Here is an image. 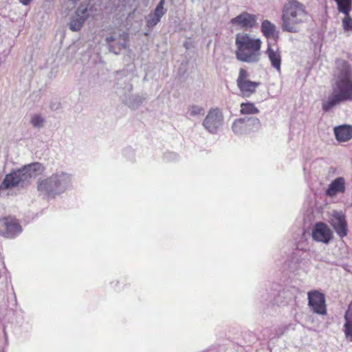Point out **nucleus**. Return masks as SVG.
I'll use <instances>...</instances> for the list:
<instances>
[{
  "mask_svg": "<svg viewBox=\"0 0 352 352\" xmlns=\"http://www.w3.org/2000/svg\"><path fill=\"white\" fill-rule=\"evenodd\" d=\"M340 12L347 15L352 10V0H334Z\"/></svg>",
  "mask_w": 352,
  "mask_h": 352,
  "instance_id": "22",
  "label": "nucleus"
},
{
  "mask_svg": "<svg viewBox=\"0 0 352 352\" xmlns=\"http://www.w3.org/2000/svg\"><path fill=\"white\" fill-rule=\"evenodd\" d=\"M258 113V109L252 102H242L240 105V113L242 115H255Z\"/></svg>",
  "mask_w": 352,
  "mask_h": 352,
  "instance_id": "21",
  "label": "nucleus"
},
{
  "mask_svg": "<svg viewBox=\"0 0 352 352\" xmlns=\"http://www.w3.org/2000/svg\"><path fill=\"white\" fill-rule=\"evenodd\" d=\"M22 228L18 219L13 216H6L0 218V235L12 239L20 234Z\"/></svg>",
  "mask_w": 352,
  "mask_h": 352,
  "instance_id": "6",
  "label": "nucleus"
},
{
  "mask_svg": "<svg viewBox=\"0 0 352 352\" xmlns=\"http://www.w3.org/2000/svg\"><path fill=\"white\" fill-rule=\"evenodd\" d=\"M333 131L338 142H347L352 138V126L340 125L336 126Z\"/></svg>",
  "mask_w": 352,
  "mask_h": 352,
  "instance_id": "16",
  "label": "nucleus"
},
{
  "mask_svg": "<svg viewBox=\"0 0 352 352\" xmlns=\"http://www.w3.org/2000/svg\"><path fill=\"white\" fill-rule=\"evenodd\" d=\"M254 126L258 129L261 126V122L258 118H241L234 120L232 129L234 133L241 134L250 129V126Z\"/></svg>",
  "mask_w": 352,
  "mask_h": 352,
  "instance_id": "10",
  "label": "nucleus"
},
{
  "mask_svg": "<svg viewBox=\"0 0 352 352\" xmlns=\"http://www.w3.org/2000/svg\"><path fill=\"white\" fill-rule=\"evenodd\" d=\"M116 38L113 36H109L107 38L106 41L107 43H110V42H112L113 41H115Z\"/></svg>",
  "mask_w": 352,
  "mask_h": 352,
  "instance_id": "29",
  "label": "nucleus"
},
{
  "mask_svg": "<svg viewBox=\"0 0 352 352\" xmlns=\"http://www.w3.org/2000/svg\"><path fill=\"white\" fill-rule=\"evenodd\" d=\"M342 27L345 31H352V18L350 16V13L344 15L342 19Z\"/></svg>",
  "mask_w": 352,
  "mask_h": 352,
  "instance_id": "24",
  "label": "nucleus"
},
{
  "mask_svg": "<svg viewBox=\"0 0 352 352\" xmlns=\"http://www.w3.org/2000/svg\"><path fill=\"white\" fill-rule=\"evenodd\" d=\"M308 12L305 6L297 0H287L282 10V24L283 31L297 33L307 21Z\"/></svg>",
  "mask_w": 352,
  "mask_h": 352,
  "instance_id": "2",
  "label": "nucleus"
},
{
  "mask_svg": "<svg viewBox=\"0 0 352 352\" xmlns=\"http://www.w3.org/2000/svg\"><path fill=\"white\" fill-rule=\"evenodd\" d=\"M308 304L314 313L319 315L327 314L325 297L322 293L317 290L309 292Z\"/></svg>",
  "mask_w": 352,
  "mask_h": 352,
  "instance_id": "8",
  "label": "nucleus"
},
{
  "mask_svg": "<svg viewBox=\"0 0 352 352\" xmlns=\"http://www.w3.org/2000/svg\"><path fill=\"white\" fill-rule=\"evenodd\" d=\"M32 124L36 127L41 126L43 123V119L37 115L34 116L31 120Z\"/></svg>",
  "mask_w": 352,
  "mask_h": 352,
  "instance_id": "27",
  "label": "nucleus"
},
{
  "mask_svg": "<svg viewBox=\"0 0 352 352\" xmlns=\"http://www.w3.org/2000/svg\"><path fill=\"white\" fill-rule=\"evenodd\" d=\"M164 4L165 0H160V3L155 8L154 12L153 13V14L156 16L157 18L159 19V20H160V19L164 16V14L166 12V10L164 8Z\"/></svg>",
  "mask_w": 352,
  "mask_h": 352,
  "instance_id": "23",
  "label": "nucleus"
},
{
  "mask_svg": "<svg viewBox=\"0 0 352 352\" xmlns=\"http://www.w3.org/2000/svg\"><path fill=\"white\" fill-rule=\"evenodd\" d=\"M204 109L201 107L192 105L189 108L188 112L190 116H195L204 114Z\"/></svg>",
  "mask_w": 352,
  "mask_h": 352,
  "instance_id": "25",
  "label": "nucleus"
},
{
  "mask_svg": "<svg viewBox=\"0 0 352 352\" xmlns=\"http://www.w3.org/2000/svg\"><path fill=\"white\" fill-rule=\"evenodd\" d=\"M261 32L267 38H273L276 41L278 38V32L276 26L268 20H264L261 23Z\"/></svg>",
  "mask_w": 352,
  "mask_h": 352,
  "instance_id": "19",
  "label": "nucleus"
},
{
  "mask_svg": "<svg viewBox=\"0 0 352 352\" xmlns=\"http://www.w3.org/2000/svg\"><path fill=\"white\" fill-rule=\"evenodd\" d=\"M122 36H123L124 41H126L128 39L129 35L127 33H124Z\"/></svg>",
  "mask_w": 352,
  "mask_h": 352,
  "instance_id": "30",
  "label": "nucleus"
},
{
  "mask_svg": "<svg viewBox=\"0 0 352 352\" xmlns=\"http://www.w3.org/2000/svg\"><path fill=\"white\" fill-rule=\"evenodd\" d=\"M312 238L318 242L328 243L333 238V232L327 225L322 222L316 223L312 230Z\"/></svg>",
  "mask_w": 352,
  "mask_h": 352,
  "instance_id": "9",
  "label": "nucleus"
},
{
  "mask_svg": "<svg viewBox=\"0 0 352 352\" xmlns=\"http://www.w3.org/2000/svg\"><path fill=\"white\" fill-rule=\"evenodd\" d=\"M87 8H81L80 7L78 8L75 16L72 19L69 23V28L71 30L78 31L81 29L87 18Z\"/></svg>",
  "mask_w": 352,
  "mask_h": 352,
  "instance_id": "15",
  "label": "nucleus"
},
{
  "mask_svg": "<svg viewBox=\"0 0 352 352\" xmlns=\"http://www.w3.org/2000/svg\"><path fill=\"white\" fill-rule=\"evenodd\" d=\"M334 79L333 93L322 102L325 112L342 102L352 100V69L346 60H336Z\"/></svg>",
  "mask_w": 352,
  "mask_h": 352,
  "instance_id": "1",
  "label": "nucleus"
},
{
  "mask_svg": "<svg viewBox=\"0 0 352 352\" xmlns=\"http://www.w3.org/2000/svg\"><path fill=\"white\" fill-rule=\"evenodd\" d=\"M235 44L236 46L235 54L237 60L248 63H256L259 60L262 46L260 38L252 37L247 33H239L236 35Z\"/></svg>",
  "mask_w": 352,
  "mask_h": 352,
  "instance_id": "3",
  "label": "nucleus"
},
{
  "mask_svg": "<svg viewBox=\"0 0 352 352\" xmlns=\"http://www.w3.org/2000/svg\"><path fill=\"white\" fill-rule=\"evenodd\" d=\"M27 182L23 169L13 171L6 175L0 185V189H8Z\"/></svg>",
  "mask_w": 352,
  "mask_h": 352,
  "instance_id": "11",
  "label": "nucleus"
},
{
  "mask_svg": "<svg viewBox=\"0 0 352 352\" xmlns=\"http://www.w3.org/2000/svg\"><path fill=\"white\" fill-rule=\"evenodd\" d=\"M70 182V177L64 173L52 174L37 182V190L47 198H54L63 193Z\"/></svg>",
  "mask_w": 352,
  "mask_h": 352,
  "instance_id": "4",
  "label": "nucleus"
},
{
  "mask_svg": "<svg viewBox=\"0 0 352 352\" xmlns=\"http://www.w3.org/2000/svg\"><path fill=\"white\" fill-rule=\"evenodd\" d=\"M20 3H21L24 6L29 5L32 0H19Z\"/></svg>",
  "mask_w": 352,
  "mask_h": 352,
  "instance_id": "28",
  "label": "nucleus"
},
{
  "mask_svg": "<svg viewBox=\"0 0 352 352\" xmlns=\"http://www.w3.org/2000/svg\"><path fill=\"white\" fill-rule=\"evenodd\" d=\"M27 181L31 177H35L38 175H41L45 171V166L38 162L32 163L28 166H25L22 168Z\"/></svg>",
  "mask_w": 352,
  "mask_h": 352,
  "instance_id": "17",
  "label": "nucleus"
},
{
  "mask_svg": "<svg viewBox=\"0 0 352 352\" xmlns=\"http://www.w3.org/2000/svg\"><path fill=\"white\" fill-rule=\"evenodd\" d=\"M265 54L267 56L272 67L280 72L281 68L282 58L281 52L279 47L277 46L274 47L268 43Z\"/></svg>",
  "mask_w": 352,
  "mask_h": 352,
  "instance_id": "14",
  "label": "nucleus"
},
{
  "mask_svg": "<svg viewBox=\"0 0 352 352\" xmlns=\"http://www.w3.org/2000/svg\"><path fill=\"white\" fill-rule=\"evenodd\" d=\"M331 225L338 234L342 238L347 234V223L345 216L342 212H334L330 221Z\"/></svg>",
  "mask_w": 352,
  "mask_h": 352,
  "instance_id": "12",
  "label": "nucleus"
},
{
  "mask_svg": "<svg viewBox=\"0 0 352 352\" xmlns=\"http://www.w3.org/2000/svg\"><path fill=\"white\" fill-rule=\"evenodd\" d=\"M232 24H236L244 29H251L257 24V16L254 14L243 12L231 19Z\"/></svg>",
  "mask_w": 352,
  "mask_h": 352,
  "instance_id": "13",
  "label": "nucleus"
},
{
  "mask_svg": "<svg viewBox=\"0 0 352 352\" xmlns=\"http://www.w3.org/2000/svg\"><path fill=\"white\" fill-rule=\"evenodd\" d=\"M248 72L241 68L236 79V85L243 97H250L254 94L258 87L261 85L259 82L249 80Z\"/></svg>",
  "mask_w": 352,
  "mask_h": 352,
  "instance_id": "5",
  "label": "nucleus"
},
{
  "mask_svg": "<svg viewBox=\"0 0 352 352\" xmlns=\"http://www.w3.org/2000/svg\"><path fill=\"white\" fill-rule=\"evenodd\" d=\"M345 190V182L343 177L334 179L329 186L326 191L327 195L333 197L338 192H344Z\"/></svg>",
  "mask_w": 352,
  "mask_h": 352,
  "instance_id": "18",
  "label": "nucleus"
},
{
  "mask_svg": "<svg viewBox=\"0 0 352 352\" xmlns=\"http://www.w3.org/2000/svg\"><path fill=\"white\" fill-rule=\"evenodd\" d=\"M344 319L346 322L344 325V332L346 339L352 342V302L345 313Z\"/></svg>",
  "mask_w": 352,
  "mask_h": 352,
  "instance_id": "20",
  "label": "nucleus"
},
{
  "mask_svg": "<svg viewBox=\"0 0 352 352\" xmlns=\"http://www.w3.org/2000/svg\"><path fill=\"white\" fill-rule=\"evenodd\" d=\"M160 20H159L158 18H157L156 16L153 15V13L150 14L148 16L147 20H146V25L149 28L154 27L156 25L158 22H160Z\"/></svg>",
  "mask_w": 352,
  "mask_h": 352,
  "instance_id": "26",
  "label": "nucleus"
},
{
  "mask_svg": "<svg viewBox=\"0 0 352 352\" xmlns=\"http://www.w3.org/2000/svg\"><path fill=\"white\" fill-rule=\"evenodd\" d=\"M223 116L219 109H211L203 121V125L210 133H215L222 125Z\"/></svg>",
  "mask_w": 352,
  "mask_h": 352,
  "instance_id": "7",
  "label": "nucleus"
}]
</instances>
